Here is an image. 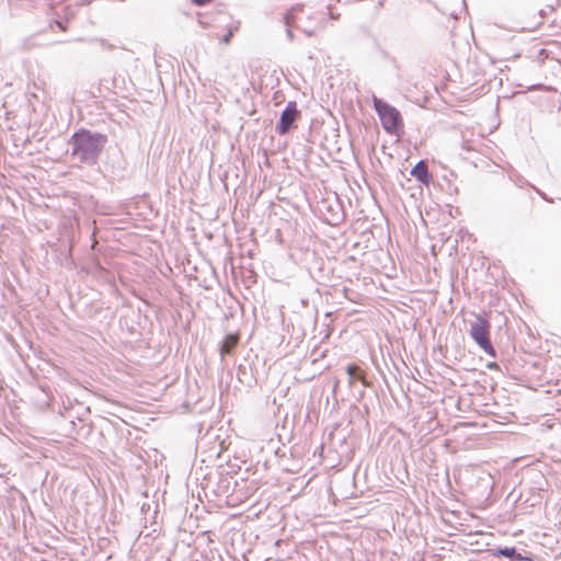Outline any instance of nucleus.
I'll use <instances>...</instances> for the list:
<instances>
[{
  "label": "nucleus",
  "instance_id": "1",
  "mask_svg": "<svg viewBox=\"0 0 561 561\" xmlns=\"http://www.w3.org/2000/svg\"><path fill=\"white\" fill-rule=\"evenodd\" d=\"M105 142V135L81 130L72 136V153L79 157L82 162L95 161Z\"/></svg>",
  "mask_w": 561,
  "mask_h": 561
},
{
  "label": "nucleus",
  "instance_id": "2",
  "mask_svg": "<svg viewBox=\"0 0 561 561\" xmlns=\"http://www.w3.org/2000/svg\"><path fill=\"white\" fill-rule=\"evenodd\" d=\"M374 107L386 133L398 137L403 134V118L398 108L377 98H374Z\"/></svg>",
  "mask_w": 561,
  "mask_h": 561
},
{
  "label": "nucleus",
  "instance_id": "3",
  "mask_svg": "<svg viewBox=\"0 0 561 561\" xmlns=\"http://www.w3.org/2000/svg\"><path fill=\"white\" fill-rule=\"evenodd\" d=\"M471 337L489 355L494 356L495 352L490 341V323L483 317H477L470 330Z\"/></svg>",
  "mask_w": 561,
  "mask_h": 561
},
{
  "label": "nucleus",
  "instance_id": "4",
  "mask_svg": "<svg viewBox=\"0 0 561 561\" xmlns=\"http://www.w3.org/2000/svg\"><path fill=\"white\" fill-rule=\"evenodd\" d=\"M299 115H300V113L297 110L296 103L289 102L280 115V119L277 125L278 134L285 135L286 133H288L289 129L291 128L293 124L299 117Z\"/></svg>",
  "mask_w": 561,
  "mask_h": 561
},
{
  "label": "nucleus",
  "instance_id": "5",
  "mask_svg": "<svg viewBox=\"0 0 561 561\" xmlns=\"http://www.w3.org/2000/svg\"><path fill=\"white\" fill-rule=\"evenodd\" d=\"M240 341V333H232L225 336L221 345H220V355L225 357L230 355L232 351L237 347Z\"/></svg>",
  "mask_w": 561,
  "mask_h": 561
},
{
  "label": "nucleus",
  "instance_id": "6",
  "mask_svg": "<svg viewBox=\"0 0 561 561\" xmlns=\"http://www.w3.org/2000/svg\"><path fill=\"white\" fill-rule=\"evenodd\" d=\"M412 176H414L421 183L428 185L431 182V175L428 173L427 165L424 161H420L411 171Z\"/></svg>",
  "mask_w": 561,
  "mask_h": 561
},
{
  "label": "nucleus",
  "instance_id": "7",
  "mask_svg": "<svg viewBox=\"0 0 561 561\" xmlns=\"http://www.w3.org/2000/svg\"><path fill=\"white\" fill-rule=\"evenodd\" d=\"M347 374L351 377L350 385H353L355 378H358L364 385H366L365 377L363 376L362 370H360V368L358 366H356V365H348L347 366Z\"/></svg>",
  "mask_w": 561,
  "mask_h": 561
},
{
  "label": "nucleus",
  "instance_id": "8",
  "mask_svg": "<svg viewBox=\"0 0 561 561\" xmlns=\"http://www.w3.org/2000/svg\"><path fill=\"white\" fill-rule=\"evenodd\" d=\"M492 554L495 557L503 556V557H507L511 559L515 558L517 560H522V557L516 554V549L514 547H506L503 549H497V550L493 551Z\"/></svg>",
  "mask_w": 561,
  "mask_h": 561
},
{
  "label": "nucleus",
  "instance_id": "9",
  "mask_svg": "<svg viewBox=\"0 0 561 561\" xmlns=\"http://www.w3.org/2000/svg\"><path fill=\"white\" fill-rule=\"evenodd\" d=\"M236 30H237V26H236V27H233V28H232V27H230V28L228 30L227 34L222 37V39H221V41H222L225 44H229L230 38L232 37L233 32H234Z\"/></svg>",
  "mask_w": 561,
  "mask_h": 561
},
{
  "label": "nucleus",
  "instance_id": "10",
  "mask_svg": "<svg viewBox=\"0 0 561 561\" xmlns=\"http://www.w3.org/2000/svg\"><path fill=\"white\" fill-rule=\"evenodd\" d=\"M285 21H286L287 25H289V26L294 25V12L293 11L286 13Z\"/></svg>",
  "mask_w": 561,
  "mask_h": 561
},
{
  "label": "nucleus",
  "instance_id": "11",
  "mask_svg": "<svg viewBox=\"0 0 561 561\" xmlns=\"http://www.w3.org/2000/svg\"><path fill=\"white\" fill-rule=\"evenodd\" d=\"M549 7L552 11L557 10L559 7H561V0H551Z\"/></svg>",
  "mask_w": 561,
  "mask_h": 561
},
{
  "label": "nucleus",
  "instance_id": "12",
  "mask_svg": "<svg viewBox=\"0 0 561 561\" xmlns=\"http://www.w3.org/2000/svg\"><path fill=\"white\" fill-rule=\"evenodd\" d=\"M196 5H206L211 2V0H192Z\"/></svg>",
  "mask_w": 561,
  "mask_h": 561
}]
</instances>
